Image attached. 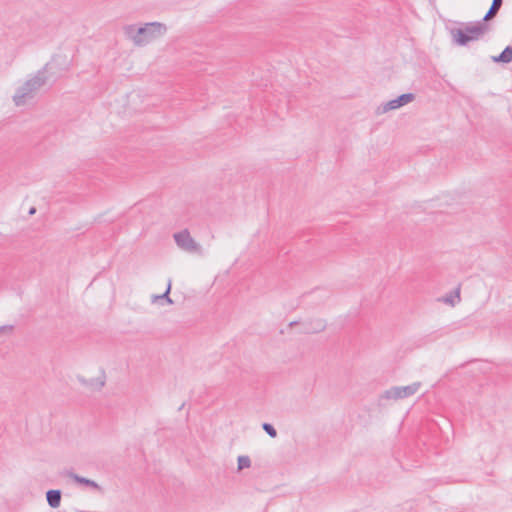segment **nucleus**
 I'll return each mask as SVG.
<instances>
[{"label": "nucleus", "instance_id": "a211bd4d", "mask_svg": "<svg viewBox=\"0 0 512 512\" xmlns=\"http://www.w3.org/2000/svg\"><path fill=\"white\" fill-rule=\"evenodd\" d=\"M36 212V208L32 207L30 210H29V214H34Z\"/></svg>", "mask_w": 512, "mask_h": 512}, {"label": "nucleus", "instance_id": "f8f14e48", "mask_svg": "<svg viewBox=\"0 0 512 512\" xmlns=\"http://www.w3.org/2000/svg\"><path fill=\"white\" fill-rule=\"evenodd\" d=\"M171 280L168 281L167 289L166 291L161 295H153L152 296V303H156L159 300H165L167 304H173V300L170 298L169 294L171 291Z\"/></svg>", "mask_w": 512, "mask_h": 512}, {"label": "nucleus", "instance_id": "423d86ee", "mask_svg": "<svg viewBox=\"0 0 512 512\" xmlns=\"http://www.w3.org/2000/svg\"><path fill=\"white\" fill-rule=\"evenodd\" d=\"M415 99V95L413 93H405L400 96H398L395 99H392L383 105H381L378 110L380 113H386L390 110L398 109L410 102H412Z\"/></svg>", "mask_w": 512, "mask_h": 512}, {"label": "nucleus", "instance_id": "dca6fc26", "mask_svg": "<svg viewBox=\"0 0 512 512\" xmlns=\"http://www.w3.org/2000/svg\"><path fill=\"white\" fill-rule=\"evenodd\" d=\"M455 298L457 299V301H460V288L459 287L455 290ZM445 302L449 303L451 305H454L455 304L454 297L450 296V297L445 298Z\"/></svg>", "mask_w": 512, "mask_h": 512}, {"label": "nucleus", "instance_id": "20e7f679", "mask_svg": "<svg viewBox=\"0 0 512 512\" xmlns=\"http://www.w3.org/2000/svg\"><path fill=\"white\" fill-rule=\"evenodd\" d=\"M420 388V383L415 382L407 386H394L381 395V399L399 400L414 395Z\"/></svg>", "mask_w": 512, "mask_h": 512}, {"label": "nucleus", "instance_id": "4468645a", "mask_svg": "<svg viewBox=\"0 0 512 512\" xmlns=\"http://www.w3.org/2000/svg\"><path fill=\"white\" fill-rule=\"evenodd\" d=\"M263 430L271 437L276 438L277 437V431L274 428V426L270 423H263L262 424Z\"/></svg>", "mask_w": 512, "mask_h": 512}, {"label": "nucleus", "instance_id": "0eeeda50", "mask_svg": "<svg viewBox=\"0 0 512 512\" xmlns=\"http://www.w3.org/2000/svg\"><path fill=\"white\" fill-rule=\"evenodd\" d=\"M67 476L69 478H71L74 482L78 483V484H81V485H84V486H87V487H90L94 490H97L99 492H102V488L101 486L96 483L94 480H91V479H88V478H85L83 476H80L74 472H68L67 473Z\"/></svg>", "mask_w": 512, "mask_h": 512}, {"label": "nucleus", "instance_id": "f3484780", "mask_svg": "<svg viewBox=\"0 0 512 512\" xmlns=\"http://www.w3.org/2000/svg\"><path fill=\"white\" fill-rule=\"evenodd\" d=\"M13 330V326L5 325L0 327V333H10Z\"/></svg>", "mask_w": 512, "mask_h": 512}, {"label": "nucleus", "instance_id": "1a4fd4ad", "mask_svg": "<svg viewBox=\"0 0 512 512\" xmlns=\"http://www.w3.org/2000/svg\"><path fill=\"white\" fill-rule=\"evenodd\" d=\"M326 324L323 320L317 319L311 321L309 323H305L304 332L305 333H318L325 329Z\"/></svg>", "mask_w": 512, "mask_h": 512}, {"label": "nucleus", "instance_id": "f257e3e1", "mask_svg": "<svg viewBox=\"0 0 512 512\" xmlns=\"http://www.w3.org/2000/svg\"><path fill=\"white\" fill-rule=\"evenodd\" d=\"M167 31L165 24L160 22L146 23L144 26L127 25L124 27L125 36L136 46H144L162 37Z\"/></svg>", "mask_w": 512, "mask_h": 512}, {"label": "nucleus", "instance_id": "6e6552de", "mask_svg": "<svg viewBox=\"0 0 512 512\" xmlns=\"http://www.w3.org/2000/svg\"><path fill=\"white\" fill-rule=\"evenodd\" d=\"M46 500L51 508H58L61 503V491L58 489L48 490Z\"/></svg>", "mask_w": 512, "mask_h": 512}, {"label": "nucleus", "instance_id": "9d476101", "mask_svg": "<svg viewBox=\"0 0 512 512\" xmlns=\"http://www.w3.org/2000/svg\"><path fill=\"white\" fill-rule=\"evenodd\" d=\"M492 61L496 63H510L512 61V47H505L504 50L498 56L492 57Z\"/></svg>", "mask_w": 512, "mask_h": 512}, {"label": "nucleus", "instance_id": "39448f33", "mask_svg": "<svg viewBox=\"0 0 512 512\" xmlns=\"http://www.w3.org/2000/svg\"><path fill=\"white\" fill-rule=\"evenodd\" d=\"M173 237L180 249L188 253L202 254L203 250L201 245L191 237L187 229L175 233Z\"/></svg>", "mask_w": 512, "mask_h": 512}, {"label": "nucleus", "instance_id": "9b49d317", "mask_svg": "<svg viewBox=\"0 0 512 512\" xmlns=\"http://www.w3.org/2000/svg\"><path fill=\"white\" fill-rule=\"evenodd\" d=\"M503 0H493L488 12L483 17L482 21L487 23L490 19L494 18L502 6Z\"/></svg>", "mask_w": 512, "mask_h": 512}, {"label": "nucleus", "instance_id": "7ed1b4c3", "mask_svg": "<svg viewBox=\"0 0 512 512\" xmlns=\"http://www.w3.org/2000/svg\"><path fill=\"white\" fill-rule=\"evenodd\" d=\"M46 82V68L44 67L17 89L13 96L14 103L17 106L24 105L26 101L35 97L39 89L44 86Z\"/></svg>", "mask_w": 512, "mask_h": 512}, {"label": "nucleus", "instance_id": "f03ea898", "mask_svg": "<svg viewBox=\"0 0 512 512\" xmlns=\"http://www.w3.org/2000/svg\"><path fill=\"white\" fill-rule=\"evenodd\" d=\"M489 30V24L481 20L476 23H468L463 28H453L450 30V34L454 43L466 46L471 41L481 39Z\"/></svg>", "mask_w": 512, "mask_h": 512}, {"label": "nucleus", "instance_id": "ddd939ff", "mask_svg": "<svg viewBox=\"0 0 512 512\" xmlns=\"http://www.w3.org/2000/svg\"><path fill=\"white\" fill-rule=\"evenodd\" d=\"M251 466V460L247 455H241L238 457V470H243Z\"/></svg>", "mask_w": 512, "mask_h": 512}, {"label": "nucleus", "instance_id": "6ab92c4d", "mask_svg": "<svg viewBox=\"0 0 512 512\" xmlns=\"http://www.w3.org/2000/svg\"><path fill=\"white\" fill-rule=\"evenodd\" d=\"M298 322L296 321H292L289 325L292 327V326H295Z\"/></svg>", "mask_w": 512, "mask_h": 512}, {"label": "nucleus", "instance_id": "2eb2a0df", "mask_svg": "<svg viewBox=\"0 0 512 512\" xmlns=\"http://www.w3.org/2000/svg\"><path fill=\"white\" fill-rule=\"evenodd\" d=\"M81 381L85 384V385H97L99 388H102L104 385H105V379L104 377L103 378H99V379H92L90 380L89 382L85 381V380H82Z\"/></svg>", "mask_w": 512, "mask_h": 512}]
</instances>
